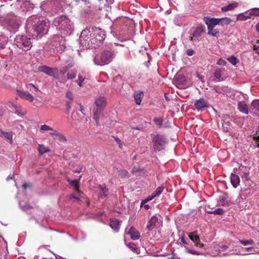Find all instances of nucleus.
<instances>
[{"instance_id":"1","label":"nucleus","mask_w":259,"mask_h":259,"mask_svg":"<svg viewBox=\"0 0 259 259\" xmlns=\"http://www.w3.org/2000/svg\"><path fill=\"white\" fill-rule=\"evenodd\" d=\"M115 56L114 51L105 50L100 55H96L94 58V62L97 65L103 66L109 64Z\"/></svg>"},{"instance_id":"2","label":"nucleus","mask_w":259,"mask_h":259,"mask_svg":"<svg viewBox=\"0 0 259 259\" xmlns=\"http://www.w3.org/2000/svg\"><path fill=\"white\" fill-rule=\"evenodd\" d=\"M107 103L106 99L104 97H99L95 101L96 109L93 110V118L97 124H99V117L102 111L104 109Z\"/></svg>"},{"instance_id":"3","label":"nucleus","mask_w":259,"mask_h":259,"mask_svg":"<svg viewBox=\"0 0 259 259\" xmlns=\"http://www.w3.org/2000/svg\"><path fill=\"white\" fill-rule=\"evenodd\" d=\"M91 35L90 27L83 30L79 39V43L86 48L93 47L92 44L94 42V38H91Z\"/></svg>"},{"instance_id":"4","label":"nucleus","mask_w":259,"mask_h":259,"mask_svg":"<svg viewBox=\"0 0 259 259\" xmlns=\"http://www.w3.org/2000/svg\"><path fill=\"white\" fill-rule=\"evenodd\" d=\"M14 44L19 48L28 51L32 47L30 38L25 35L16 36L14 40Z\"/></svg>"},{"instance_id":"5","label":"nucleus","mask_w":259,"mask_h":259,"mask_svg":"<svg viewBox=\"0 0 259 259\" xmlns=\"http://www.w3.org/2000/svg\"><path fill=\"white\" fill-rule=\"evenodd\" d=\"M5 22L14 31L17 30L20 25L19 19L13 15L7 16L5 18Z\"/></svg>"},{"instance_id":"6","label":"nucleus","mask_w":259,"mask_h":259,"mask_svg":"<svg viewBox=\"0 0 259 259\" xmlns=\"http://www.w3.org/2000/svg\"><path fill=\"white\" fill-rule=\"evenodd\" d=\"M154 149L155 151H159L164 148L165 140L163 136L157 135L153 138Z\"/></svg>"},{"instance_id":"7","label":"nucleus","mask_w":259,"mask_h":259,"mask_svg":"<svg viewBox=\"0 0 259 259\" xmlns=\"http://www.w3.org/2000/svg\"><path fill=\"white\" fill-rule=\"evenodd\" d=\"M81 176L79 177L78 179L72 180L68 177H66V181H67L70 187L74 191V193L79 194L81 197V194L83 192L79 190L80 188V180Z\"/></svg>"},{"instance_id":"8","label":"nucleus","mask_w":259,"mask_h":259,"mask_svg":"<svg viewBox=\"0 0 259 259\" xmlns=\"http://www.w3.org/2000/svg\"><path fill=\"white\" fill-rule=\"evenodd\" d=\"M161 217L159 215L152 216L148 222L146 228L149 231L152 230L155 227H158L162 223Z\"/></svg>"},{"instance_id":"9","label":"nucleus","mask_w":259,"mask_h":259,"mask_svg":"<svg viewBox=\"0 0 259 259\" xmlns=\"http://www.w3.org/2000/svg\"><path fill=\"white\" fill-rule=\"evenodd\" d=\"M93 35L95 39L99 42L103 41L105 38V32L101 28L98 27L92 28Z\"/></svg>"},{"instance_id":"10","label":"nucleus","mask_w":259,"mask_h":259,"mask_svg":"<svg viewBox=\"0 0 259 259\" xmlns=\"http://www.w3.org/2000/svg\"><path fill=\"white\" fill-rule=\"evenodd\" d=\"M194 107L197 111H201L203 109L207 108L209 106L208 102L203 98H200L197 100L194 103Z\"/></svg>"},{"instance_id":"11","label":"nucleus","mask_w":259,"mask_h":259,"mask_svg":"<svg viewBox=\"0 0 259 259\" xmlns=\"http://www.w3.org/2000/svg\"><path fill=\"white\" fill-rule=\"evenodd\" d=\"M97 192L98 194L99 198L104 199L109 194L108 189L106 188L105 185H100L97 187Z\"/></svg>"},{"instance_id":"12","label":"nucleus","mask_w":259,"mask_h":259,"mask_svg":"<svg viewBox=\"0 0 259 259\" xmlns=\"http://www.w3.org/2000/svg\"><path fill=\"white\" fill-rule=\"evenodd\" d=\"M205 23L206 24L208 29L214 28L216 25H219L218 18H212L209 17H205L203 18Z\"/></svg>"},{"instance_id":"13","label":"nucleus","mask_w":259,"mask_h":259,"mask_svg":"<svg viewBox=\"0 0 259 259\" xmlns=\"http://www.w3.org/2000/svg\"><path fill=\"white\" fill-rule=\"evenodd\" d=\"M38 71L44 72L50 76H55L56 69L50 68L46 65H42L39 66L38 67Z\"/></svg>"},{"instance_id":"14","label":"nucleus","mask_w":259,"mask_h":259,"mask_svg":"<svg viewBox=\"0 0 259 259\" xmlns=\"http://www.w3.org/2000/svg\"><path fill=\"white\" fill-rule=\"evenodd\" d=\"M189 238L195 243V246L202 248L203 244L200 241L199 237L196 234V232H192L188 234Z\"/></svg>"},{"instance_id":"15","label":"nucleus","mask_w":259,"mask_h":259,"mask_svg":"<svg viewBox=\"0 0 259 259\" xmlns=\"http://www.w3.org/2000/svg\"><path fill=\"white\" fill-rule=\"evenodd\" d=\"M16 92L18 96L22 99H25L30 102L33 101L34 98L33 96L28 92L20 90H17Z\"/></svg>"},{"instance_id":"16","label":"nucleus","mask_w":259,"mask_h":259,"mask_svg":"<svg viewBox=\"0 0 259 259\" xmlns=\"http://www.w3.org/2000/svg\"><path fill=\"white\" fill-rule=\"evenodd\" d=\"M54 24L59 30H64L65 29V16L56 18L54 21Z\"/></svg>"},{"instance_id":"17","label":"nucleus","mask_w":259,"mask_h":259,"mask_svg":"<svg viewBox=\"0 0 259 259\" xmlns=\"http://www.w3.org/2000/svg\"><path fill=\"white\" fill-rule=\"evenodd\" d=\"M250 112L253 115H256L259 117V100L255 99L252 101L250 104Z\"/></svg>"},{"instance_id":"18","label":"nucleus","mask_w":259,"mask_h":259,"mask_svg":"<svg viewBox=\"0 0 259 259\" xmlns=\"http://www.w3.org/2000/svg\"><path fill=\"white\" fill-rule=\"evenodd\" d=\"M46 23L45 21L39 20L37 21L36 23L34 26V29L37 34H40L44 31L46 27Z\"/></svg>"},{"instance_id":"19","label":"nucleus","mask_w":259,"mask_h":259,"mask_svg":"<svg viewBox=\"0 0 259 259\" xmlns=\"http://www.w3.org/2000/svg\"><path fill=\"white\" fill-rule=\"evenodd\" d=\"M237 108L240 112L245 114H248L249 113L248 106L244 101L239 102L237 104Z\"/></svg>"},{"instance_id":"20","label":"nucleus","mask_w":259,"mask_h":259,"mask_svg":"<svg viewBox=\"0 0 259 259\" xmlns=\"http://www.w3.org/2000/svg\"><path fill=\"white\" fill-rule=\"evenodd\" d=\"M69 199H74L73 202L77 201V202H83L84 201L87 202V205L89 204V202L88 200H86L83 196V193L81 194V197L79 194H72L69 196Z\"/></svg>"},{"instance_id":"21","label":"nucleus","mask_w":259,"mask_h":259,"mask_svg":"<svg viewBox=\"0 0 259 259\" xmlns=\"http://www.w3.org/2000/svg\"><path fill=\"white\" fill-rule=\"evenodd\" d=\"M164 189V187L163 185L158 187L156 189V190L152 193L150 198L145 200V201L148 202V201L152 200L154 198L159 196L161 194Z\"/></svg>"},{"instance_id":"22","label":"nucleus","mask_w":259,"mask_h":259,"mask_svg":"<svg viewBox=\"0 0 259 259\" xmlns=\"http://www.w3.org/2000/svg\"><path fill=\"white\" fill-rule=\"evenodd\" d=\"M132 240H138L140 237V233L134 227H131L128 232Z\"/></svg>"},{"instance_id":"23","label":"nucleus","mask_w":259,"mask_h":259,"mask_svg":"<svg viewBox=\"0 0 259 259\" xmlns=\"http://www.w3.org/2000/svg\"><path fill=\"white\" fill-rule=\"evenodd\" d=\"M109 225L110 227L115 232H118L119 229L120 222L115 219H111Z\"/></svg>"},{"instance_id":"24","label":"nucleus","mask_w":259,"mask_h":259,"mask_svg":"<svg viewBox=\"0 0 259 259\" xmlns=\"http://www.w3.org/2000/svg\"><path fill=\"white\" fill-rule=\"evenodd\" d=\"M238 3L237 2H233L232 3L229 4L228 5L223 7L221 8V10L223 12H226L229 11H231L234 10L235 8H237L238 6Z\"/></svg>"},{"instance_id":"25","label":"nucleus","mask_w":259,"mask_h":259,"mask_svg":"<svg viewBox=\"0 0 259 259\" xmlns=\"http://www.w3.org/2000/svg\"><path fill=\"white\" fill-rule=\"evenodd\" d=\"M0 137H4L9 143H12V132H4L0 130Z\"/></svg>"},{"instance_id":"26","label":"nucleus","mask_w":259,"mask_h":259,"mask_svg":"<svg viewBox=\"0 0 259 259\" xmlns=\"http://www.w3.org/2000/svg\"><path fill=\"white\" fill-rule=\"evenodd\" d=\"M66 31L67 32L66 34H68L69 35H70L72 33V31L73 30V24L72 22H71L70 20H69L68 18L66 17Z\"/></svg>"},{"instance_id":"27","label":"nucleus","mask_w":259,"mask_h":259,"mask_svg":"<svg viewBox=\"0 0 259 259\" xmlns=\"http://www.w3.org/2000/svg\"><path fill=\"white\" fill-rule=\"evenodd\" d=\"M231 182L234 188H237L240 183L239 177L237 175L232 174L231 175Z\"/></svg>"},{"instance_id":"28","label":"nucleus","mask_w":259,"mask_h":259,"mask_svg":"<svg viewBox=\"0 0 259 259\" xmlns=\"http://www.w3.org/2000/svg\"><path fill=\"white\" fill-rule=\"evenodd\" d=\"M66 98H67L68 100H69V101L67 104H66V111H69L73 100V95L72 93L70 92H68L66 94Z\"/></svg>"},{"instance_id":"29","label":"nucleus","mask_w":259,"mask_h":259,"mask_svg":"<svg viewBox=\"0 0 259 259\" xmlns=\"http://www.w3.org/2000/svg\"><path fill=\"white\" fill-rule=\"evenodd\" d=\"M224 71L225 69L223 68L216 69L214 73V76L215 79L222 80L223 79L222 76L224 74Z\"/></svg>"},{"instance_id":"30","label":"nucleus","mask_w":259,"mask_h":259,"mask_svg":"<svg viewBox=\"0 0 259 259\" xmlns=\"http://www.w3.org/2000/svg\"><path fill=\"white\" fill-rule=\"evenodd\" d=\"M218 19L219 21V25H221L223 26L229 24L232 21V20L228 17H224Z\"/></svg>"},{"instance_id":"31","label":"nucleus","mask_w":259,"mask_h":259,"mask_svg":"<svg viewBox=\"0 0 259 259\" xmlns=\"http://www.w3.org/2000/svg\"><path fill=\"white\" fill-rule=\"evenodd\" d=\"M50 135L54 136L55 140H63L64 139L63 134L55 130L53 131V132H50Z\"/></svg>"},{"instance_id":"32","label":"nucleus","mask_w":259,"mask_h":259,"mask_svg":"<svg viewBox=\"0 0 259 259\" xmlns=\"http://www.w3.org/2000/svg\"><path fill=\"white\" fill-rule=\"evenodd\" d=\"M143 96L144 94L142 92H139L134 94V99L137 104L140 105L141 104Z\"/></svg>"},{"instance_id":"33","label":"nucleus","mask_w":259,"mask_h":259,"mask_svg":"<svg viewBox=\"0 0 259 259\" xmlns=\"http://www.w3.org/2000/svg\"><path fill=\"white\" fill-rule=\"evenodd\" d=\"M8 42V37L3 35H0V50L5 48Z\"/></svg>"},{"instance_id":"34","label":"nucleus","mask_w":259,"mask_h":259,"mask_svg":"<svg viewBox=\"0 0 259 259\" xmlns=\"http://www.w3.org/2000/svg\"><path fill=\"white\" fill-rule=\"evenodd\" d=\"M239 171L243 172V175L242 176V178L247 180L249 174L248 168L247 167L241 166L239 167Z\"/></svg>"},{"instance_id":"35","label":"nucleus","mask_w":259,"mask_h":259,"mask_svg":"<svg viewBox=\"0 0 259 259\" xmlns=\"http://www.w3.org/2000/svg\"><path fill=\"white\" fill-rule=\"evenodd\" d=\"M207 34L212 36L218 38L220 36V32L218 30L214 28L207 29Z\"/></svg>"},{"instance_id":"36","label":"nucleus","mask_w":259,"mask_h":259,"mask_svg":"<svg viewBox=\"0 0 259 259\" xmlns=\"http://www.w3.org/2000/svg\"><path fill=\"white\" fill-rule=\"evenodd\" d=\"M38 151L40 154L42 155L48 152L49 150L43 145H38Z\"/></svg>"},{"instance_id":"37","label":"nucleus","mask_w":259,"mask_h":259,"mask_svg":"<svg viewBox=\"0 0 259 259\" xmlns=\"http://www.w3.org/2000/svg\"><path fill=\"white\" fill-rule=\"evenodd\" d=\"M76 74L77 71L75 69L71 70L68 71L67 73V78L69 79H71L76 76Z\"/></svg>"},{"instance_id":"38","label":"nucleus","mask_w":259,"mask_h":259,"mask_svg":"<svg viewBox=\"0 0 259 259\" xmlns=\"http://www.w3.org/2000/svg\"><path fill=\"white\" fill-rule=\"evenodd\" d=\"M219 202L221 205L223 206H228L229 205V202L225 197L222 196L220 198Z\"/></svg>"},{"instance_id":"39","label":"nucleus","mask_w":259,"mask_h":259,"mask_svg":"<svg viewBox=\"0 0 259 259\" xmlns=\"http://www.w3.org/2000/svg\"><path fill=\"white\" fill-rule=\"evenodd\" d=\"M202 30L200 27H197L194 30L192 35L195 37H198L201 35Z\"/></svg>"},{"instance_id":"40","label":"nucleus","mask_w":259,"mask_h":259,"mask_svg":"<svg viewBox=\"0 0 259 259\" xmlns=\"http://www.w3.org/2000/svg\"><path fill=\"white\" fill-rule=\"evenodd\" d=\"M118 175L121 178H127L130 177L128 172L124 169L119 170Z\"/></svg>"},{"instance_id":"41","label":"nucleus","mask_w":259,"mask_h":259,"mask_svg":"<svg viewBox=\"0 0 259 259\" xmlns=\"http://www.w3.org/2000/svg\"><path fill=\"white\" fill-rule=\"evenodd\" d=\"M251 17V16L250 15V13L249 12L248 14H247L245 15H243L242 13L240 14L238 17V19L242 20V21H244V20H247L248 19L250 18Z\"/></svg>"},{"instance_id":"42","label":"nucleus","mask_w":259,"mask_h":259,"mask_svg":"<svg viewBox=\"0 0 259 259\" xmlns=\"http://www.w3.org/2000/svg\"><path fill=\"white\" fill-rule=\"evenodd\" d=\"M210 214H223L224 213L225 211L221 208H218L215 209L213 211H210L208 212Z\"/></svg>"},{"instance_id":"43","label":"nucleus","mask_w":259,"mask_h":259,"mask_svg":"<svg viewBox=\"0 0 259 259\" xmlns=\"http://www.w3.org/2000/svg\"><path fill=\"white\" fill-rule=\"evenodd\" d=\"M250 15L251 16H259V8H254L249 10Z\"/></svg>"},{"instance_id":"44","label":"nucleus","mask_w":259,"mask_h":259,"mask_svg":"<svg viewBox=\"0 0 259 259\" xmlns=\"http://www.w3.org/2000/svg\"><path fill=\"white\" fill-rule=\"evenodd\" d=\"M227 60L231 63L233 65H236L238 63L237 59L234 56H231V57L228 58Z\"/></svg>"},{"instance_id":"45","label":"nucleus","mask_w":259,"mask_h":259,"mask_svg":"<svg viewBox=\"0 0 259 259\" xmlns=\"http://www.w3.org/2000/svg\"><path fill=\"white\" fill-rule=\"evenodd\" d=\"M40 131H51V132H53V131H54V130L51 127H50L46 124H44V125H42L40 126Z\"/></svg>"},{"instance_id":"46","label":"nucleus","mask_w":259,"mask_h":259,"mask_svg":"<svg viewBox=\"0 0 259 259\" xmlns=\"http://www.w3.org/2000/svg\"><path fill=\"white\" fill-rule=\"evenodd\" d=\"M84 79H85V77H84L82 76L80 74H78V79L76 80V83L78 84V85L79 87H82V83L83 82Z\"/></svg>"},{"instance_id":"47","label":"nucleus","mask_w":259,"mask_h":259,"mask_svg":"<svg viewBox=\"0 0 259 259\" xmlns=\"http://www.w3.org/2000/svg\"><path fill=\"white\" fill-rule=\"evenodd\" d=\"M240 242L245 246L252 245L253 244V241L252 239L241 240H240Z\"/></svg>"},{"instance_id":"48","label":"nucleus","mask_w":259,"mask_h":259,"mask_svg":"<svg viewBox=\"0 0 259 259\" xmlns=\"http://www.w3.org/2000/svg\"><path fill=\"white\" fill-rule=\"evenodd\" d=\"M153 121L157 125L160 127L162 126L163 120L162 118H155Z\"/></svg>"},{"instance_id":"49","label":"nucleus","mask_w":259,"mask_h":259,"mask_svg":"<svg viewBox=\"0 0 259 259\" xmlns=\"http://www.w3.org/2000/svg\"><path fill=\"white\" fill-rule=\"evenodd\" d=\"M73 172L76 173H80L82 169V166L81 165H79L77 166L76 168H70Z\"/></svg>"},{"instance_id":"50","label":"nucleus","mask_w":259,"mask_h":259,"mask_svg":"<svg viewBox=\"0 0 259 259\" xmlns=\"http://www.w3.org/2000/svg\"><path fill=\"white\" fill-rule=\"evenodd\" d=\"M227 63V62L222 58L219 59L217 63L218 65L223 66H226Z\"/></svg>"},{"instance_id":"51","label":"nucleus","mask_w":259,"mask_h":259,"mask_svg":"<svg viewBox=\"0 0 259 259\" xmlns=\"http://www.w3.org/2000/svg\"><path fill=\"white\" fill-rule=\"evenodd\" d=\"M186 248L187 249V252H188L189 253L194 254V255H199V253L197 251H195V250H194L192 249H187V248L186 247Z\"/></svg>"},{"instance_id":"52","label":"nucleus","mask_w":259,"mask_h":259,"mask_svg":"<svg viewBox=\"0 0 259 259\" xmlns=\"http://www.w3.org/2000/svg\"><path fill=\"white\" fill-rule=\"evenodd\" d=\"M194 54V51L192 49H188L186 51V54L188 56H191Z\"/></svg>"},{"instance_id":"53","label":"nucleus","mask_w":259,"mask_h":259,"mask_svg":"<svg viewBox=\"0 0 259 259\" xmlns=\"http://www.w3.org/2000/svg\"><path fill=\"white\" fill-rule=\"evenodd\" d=\"M22 209H23L24 210H27L28 209L32 208V206H30L29 204H26V205H25L22 207Z\"/></svg>"},{"instance_id":"54","label":"nucleus","mask_w":259,"mask_h":259,"mask_svg":"<svg viewBox=\"0 0 259 259\" xmlns=\"http://www.w3.org/2000/svg\"><path fill=\"white\" fill-rule=\"evenodd\" d=\"M115 140L117 143L118 144V146L120 149L122 148L121 141L118 138H115Z\"/></svg>"},{"instance_id":"55","label":"nucleus","mask_w":259,"mask_h":259,"mask_svg":"<svg viewBox=\"0 0 259 259\" xmlns=\"http://www.w3.org/2000/svg\"><path fill=\"white\" fill-rule=\"evenodd\" d=\"M67 50V51H68L69 52H68V54H69V56L70 57L72 58V57L73 56V53H72L73 52V50L72 49H70L69 48H68L67 49V47H66V50Z\"/></svg>"},{"instance_id":"56","label":"nucleus","mask_w":259,"mask_h":259,"mask_svg":"<svg viewBox=\"0 0 259 259\" xmlns=\"http://www.w3.org/2000/svg\"><path fill=\"white\" fill-rule=\"evenodd\" d=\"M253 49L254 51H256V53L259 54V45L256 46L255 45H253Z\"/></svg>"},{"instance_id":"57","label":"nucleus","mask_w":259,"mask_h":259,"mask_svg":"<svg viewBox=\"0 0 259 259\" xmlns=\"http://www.w3.org/2000/svg\"><path fill=\"white\" fill-rule=\"evenodd\" d=\"M22 187L24 189H26L27 188L30 187V185L29 183H25L23 184Z\"/></svg>"},{"instance_id":"58","label":"nucleus","mask_w":259,"mask_h":259,"mask_svg":"<svg viewBox=\"0 0 259 259\" xmlns=\"http://www.w3.org/2000/svg\"><path fill=\"white\" fill-rule=\"evenodd\" d=\"M132 172L137 175L138 168L137 167H134L132 169Z\"/></svg>"},{"instance_id":"59","label":"nucleus","mask_w":259,"mask_h":259,"mask_svg":"<svg viewBox=\"0 0 259 259\" xmlns=\"http://www.w3.org/2000/svg\"><path fill=\"white\" fill-rule=\"evenodd\" d=\"M228 246H227V245H223V246L221 247V250H222V251H225V250H226V249H228Z\"/></svg>"},{"instance_id":"60","label":"nucleus","mask_w":259,"mask_h":259,"mask_svg":"<svg viewBox=\"0 0 259 259\" xmlns=\"http://www.w3.org/2000/svg\"><path fill=\"white\" fill-rule=\"evenodd\" d=\"M181 242H182L184 244H186V245L188 244V243L186 242V241H185V240L184 237H181Z\"/></svg>"},{"instance_id":"61","label":"nucleus","mask_w":259,"mask_h":259,"mask_svg":"<svg viewBox=\"0 0 259 259\" xmlns=\"http://www.w3.org/2000/svg\"><path fill=\"white\" fill-rule=\"evenodd\" d=\"M223 130H224V131L227 132L229 131V128H228L227 127H225L224 125H223Z\"/></svg>"},{"instance_id":"62","label":"nucleus","mask_w":259,"mask_h":259,"mask_svg":"<svg viewBox=\"0 0 259 259\" xmlns=\"http://www.w3.org/2000/svg\"><path fill=\"white\" fill-rule=\"evenodd\" d=\"M256 30L259 32V22L256 25Z\"/></svg>"},{"instance_id":"63","label":"nucleus","mask_w":259,"mask_h":259,"mask_svg":"<svg viewBox=\"0 0 259 259\" xmlns=\"http://www.w3.org/2000/svg\"><path fill=\"white\" fill-rule=\"evenodd\" d=\"M257 146L259 148V137L256 139Z\"/></svg>"},{"instance_id":"64","label":"nucleus","mask_w":259,"mask_h":259,"mask_svg":"<svg viewBox=\"0 0 259 259\" xmlns=\"http://www.w3.org/2000/svg\"><path fill=\"white\" fill-rule=\"evenodd\" d=\"M245 249L246 250H251V249H253V247H245Z\"/></svg>"}]
</instances>
